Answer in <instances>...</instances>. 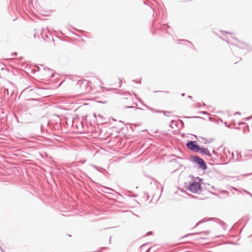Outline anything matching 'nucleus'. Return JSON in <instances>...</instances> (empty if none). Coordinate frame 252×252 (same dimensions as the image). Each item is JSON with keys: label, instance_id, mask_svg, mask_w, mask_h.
I'll return each instance as SVG.
<instances>
[{"label": "nucleus", "instance_id": "f257e3e1", "mask_svg": "<svg viewBox=\"0 0 252 252\" xmlns=\"http://www.w3.org/2000/svg\"><path fill=\"white\" fill-rule=\"evenodd\" d=\"M77 85L80 87V91L79 94H83L90 92L92 89L90 82L86 80H82L78 82Z\"/></svg>", "mask_w": 252, "mask_h": 252}, {"label": "nucleus", "instance_id": "f03ea898", "mask_svg": "<svg viewBox=\"0 0 252 252\" xmlns=\"http://www.w3.org/2000/svg\"><path fill=\"white\" fill-rule=\"evenodd\" d=\"M222 157L223 158H225L226 163L230 161L235 162L238 160L237 158L234 157L233 153L230 152V151L226 148H224L223 149Z\"/></svg>", "mask_w": 252, "mask_h": 252}, {"label": "nucleus", "instance_id": "7ed1b4c3", "mask_svg": "<svg viewBox=\"0 0 252 252\" xmlns=\"http://www.w3.org/2000/svg\"><path fill=\"white\" fill-rule=\"evenodd\" d=\"M193 161L198 165L199 169L206 170L207 169V166L204 160L198 156H193L191 157Z\"/></svg>", "mask_w": 252, "mask_h": 252}, {"label": "nucleus", "instance_id": "20e7f679", "mask_svg": "<svg viewBox=\"0 0 252 252\" xmlns=\"http://www.w3.org/2000/svg\"><path fill=\"white\" fill-rule=\"evenodd\" d=\"M201 189L200 184L195 181L190 183L188 187V190L194 193L200 191Z\"/></svg>", "mask_w": 252, "mask_h": 252}, {"label": "nucleus", "instance_id": "39448f33", "mask_svg": "<svg viewBox=\"0 0 252 252\" xmlns=\"http://www.w3.org/2000/svg\"><path fill=\"white\" fill-rule=\"evenodd\" d=\"M186 147L190 151L194 152H199L200 147L194 141H190L186 144Z\"/></svg>", "mask_w": 252, "mask_h": 252}, {"label": "nucleus", "instance_id": "423d86ee", "mask_svg": "<svg viewBox=\"0 0 252 252\" xmlns=\"http://www.w3.org/2000/svg\"><path fill=\"white\" fill-rule=\"evenodd\" d=\"M199 152L201 154H204L205 155L209 157H212V154L210 153V152L207 148H200V147Z\"/></svg>", "mask_w": 252, "mask_h": 252}, {"label": "nucleus", "instance_id": "0eeeda50", "mask_svg": "<svg viewBox=\"0 0 252 252\" xmlns=\"http://www.w3.org/2000/svg\"><path fill=\"white\" fill-rule=\"evenodd\" d=\"M160 28L162 30H165L166 31V32L169 33V34H170L171 32L170 31V28H169V26H166V25H163L162 26V27H160Z\"/></svg>", "mask_w": 252, "mask_h": 252}, {"label": "nucleus", "instance_id": "6e6552de", "mask_svg": "<svg viewBox=\"0 0 252 252\" xmlns=\"http://www.w3.org/2000/svg\"><path fill=\"white\" fill-rule=\"evenodd\" d=\"M209 233V231H202V232H197V233H195L188 234L186 235L185 237H187L188 236L191 235H196V234H204L205 235H207Z\"/></svg>", "mask_w": 252, "mask_h": 252}, {"label": "nucleus", "instance_id": "1a4fd4ad", "mask_svg": "<svg viewBox=\"0 0 252 252\" xmlns=\"http://www.w3.org/2000/svg\"><path fill=\"white\" fill-rule=\"evenodd\" d=\"M212 220V218H209V219L208 220H206L205 219H204L202 220H201L200 221H199V222H198L195 225V227H197L200 223H203V222H205L206 221H207L208 220Z\"/></svg>", "mask_w": 252, "mask_h": 252}, {"label": "nucleus", "instance_id": "9d476101", "mask_svg": "<svg viewBox=\"0 0 252 252\" xmlns=\"http://www.w3.org/2000/svg\"><path fill=\"white\" fill-rule=\"evenodd\" d=\"M41 35L42 38H44V35H45L47 38H49L48 35L47 34L46 32L44 30H42L41 31Z\"/></svg>", "mask_w": 252, "mask_h": 252}, {"label": "nucleus", "instance_id": "9b49d317", "mask_svg": "<svg viewBox=\"0 0 252 252\" xmlns=\"http://www.w3.org/2000/svg\"><path fill=\"white\" fill-rule=\"evenodd\" d=\"M47 69H48V71L49 72H50V73H51L50 76L52 77L54 76L53 70H50L49 68H48Z\"/></svg>", "mask_w": 252, "mask_h": 252}, {"label": "nucleus", "instance_id": "f8f14e48", "mask_svg": "<svg viewBox=\"0 0 252 252\" xmlns=\"http://www.w3.org/2000/svg\"><path fill=\"white\" fill-rule=\"evenodd\" d=\"M185 118H200V117H198V116H193V117H187V116H186V117H185Z\"/></svg>", "mask_w": 252, "mask_h": 252}, {"label": "nucleus", "instance_id": "ddd939ff", "mask_svg": "<svg viewBox=\"0 0 252 252\" xmlns=\"http://www.w3.org/2000/svg\"><path fill=\"white\" fill-rule=\"evenodd\" d=\"M244 191L247 194H249L251 197H252V194L249 191H247V190H245Z\"/></svg>", "mask_w": 252, "mask_h": 252}, {"label": "nucleus", "instance_id": "4468645a", "mask_svg": "<svg viewBox=\"0 0 252 252\" xmlns=\"http://www.w3.org/2000/svg\"><path fill=\"white\" fill-rule=\"evenodd\" d=\"M212 153L213 154H214L215 156L218 157L219 154L217 152H216L214 150L213 151Z\"/></svg>", "mask_w": 252, "mask_h": 252}, {"label": "nucleus", "instance_id": "2eb2a0df", "mask_svg": "<svg viewBox=\"0 0 252 252\" xmlns=\"http://www.w3.org/2000/svg\"><path fill=\"white\" fill-rule=\"evenodd\" d=\"M205 104L204 103H203L202 105H201L200 103H198L197 107L198 108H200L202 106H205Z\"/></svg>", "mask_w": 252, "mask_h": 252}, {"label": "nucleus", "instance_id": "dca6fc26", "mask_svg": "<svg viewBox=\"0 0 252 252\" xmlns=\"http://www.w3.org/2000/svg\"><path fill=\"white\" fill-rule=\"evenodd\" d=\"M72 126H75L77 128H78V126L77 125L74 124V120H73V121H72Z\"/></svg>", "mask_w": 252, "mask_h": 252}, {"label": "nucleus", "instance_id": "f3484780", "mask_svg": "<svg viewBox=\"0 0 252 252\" xmlns=\"http://www.w3.org/2000/svg\"><path fill=\"white\" fill-rule=\"evenodd\" d=\"M105 189H107V190H112V191H114V189H112L111 188H108V187H104Z\"/></svg>", "mask_w": 252, "mask_h": 252}, {"label": "nucleus", "instance_id": "a211bd4d", "mask_svg": "<svg viewBox=\"0 0 252 252\" xmlns=\"http://www.w3.org/2000/svg\"><path fill=\"white\" fill-rule=\"evenodd\" d=\"M199 113H201V114H204V115H206V114H208L207 112H206V111H201V112H199Z\"/></svg>", "mask_w": 252, "mask_h": 252}, {"label": "nucleus", "instance_id": "6ab92c4d", "mask_svg": "<svg viewBox=\"0 0 252 252\" xmlns=\"http://www.w3.org/2000/svg\"><path fill=\"white\" fill-rule=\"evenodd\" d=\"M224 125H225L226 126L228 127H230L229 125H227V123H226V122H225V123H224Z\"/></svg>", "mask_w": 252, "mask_h": 252}, {"label": "nucleus", "instance_id": "aec40b11", "mask_svg": "<svg viewBox=\"0 0 252 252\" xmlns=\"http://www.w3.org/2000/svg\"><path fill=\"white\" fill-rule=\"evenodd\" d=\"M152 233V232H151V231H150V232H148L147 233V235H150Z\"/></svg>", "mask_w": 252, "mask_h": 252}, {"label": "nucleus", "instance_id": "412c9836", "mask_svg": "<svg viewBox=\"0 0 252 252\" xmlns=\"http://www.w3.org/2000/svg\"><path fill=\"white\" fill-rule=\"evenodd\" d=\"M40 127H41V129L42 130V129H43V125H42V124H41V125H40Z\"/></svg>", "mask_w": 252, "mask_h": 252}, {"label": "nucleus", "instance_id": "4be33fe9", "mask_svg": "<svg viewBox=\"0 0 252 252\" xmlns=\"http://www.w3.org/2000/svg\"><path fill=\"white\" fill-rule=\"evenodd\" d=\"M185 41H186V42H187L189 43V44H192V43H191L190 41H188V40H185Z\"/></svg>", "mask_w": 252, "mask_h": 252}, {"label": "nucleus", "instance_id": "5701e85b", "mask_svg": "<svg viewBox=\"0 0 252 252\" xmlns=\"http://www.w3.org/2000/svg\"><path fill=\"white\" fill-rule=\"evenodd\" d=\"M227 42L228 44L230 43V40H227Z\"/></svg>", "mask_w": 252, "mask_h": 252}, {"label": "nucleus", "instance_id": "b1692460", "mask_svg": "<svg viewBox=\"0 0 252 252\" xmlns=\"http://www.w3.org/2000/svg\"><path fill=\"white\" fill-rule=\"evenodd\" d=\"M127 107V108H133V107H132V106H127V107Z\"/></svg>", "mask_w": 252, "mask_h": 252}, {"label": "nucleus", "instance_id": "393cba45", "mask_svg": "<svg viewBox=\"0 0 252 252\" xmlns=\"http://www.w3.org/2000/svg\"><path fill=\"white\" fill-rule=\"evenodd\" d=\"M94 167V168H95V169H97V167L96 166H93Z\"/></svg>", "mask_w": 252, "mask_h": 252}, {"label": "nucleus", "instance_id": "a878e982", "mask_svg": "<svg viewBox=\"0 0 252 252\" xmlns=\"http://www.w3.org/2000/svg\"><path fill=\"white\" fill-rule=\"evenodd\" d=\"M103 192H106V193H109L108 191H105V190H103Z\"/></svg>", "mask_w": 252, "mask_h": 252}, {"label": "nucleus", "instance_id": "bb28decb", "mask_svg": "<svg viewBox=\"0 0 252 252\" xmlns=\"http://www.w3.org/2000/svg\"><path fill=\"white\" fill-rule=\"evenodd\" d=\"M235 114H240V113L239 112H237V113H235Z\"/></svg>", "mask_w": 252, "mask_h": 252}, {"label": "nucleus", "instance_id": "cd10ccee", "mask_svg": "<svg viewBox=\"0 0 252 252\" xmlns=\"http://www.w3.org/2000/svg\"><path fill=\"white\" fill-rule=\"evenodd\" d=\"M111 236L110 237V239H109V242L110 243L111 242Z\"/></svg>", "mask_w": 252, "mask_h": 252}, {"label": "nucleus", "instance_id": "c85d7f7f", "mask_svg": "<svg viewBox=\"0 0 252 252\" xmlns=\"http://www.w3.org/2000/svg\"><path fill=\"white\" fill-rule=\"evenodd\" d=\"M188 97H189V98H191V96H190V95H189V96H188Z\"/></svg>", "mask_w": 252, "mask_h": 252}, {"label": "nucleus", "instance_id": "c756f323", "mask_svg": "<svg viewBox=\"0 0 252 252\" xmlns=\"http://www.w3.org/2000/svg\"><path fill=\"white\" fill-rule=\"evenodd\" d=\"M182 96H184V95H185V94H184V93H183V94H182Z\"/></svg>", "mask_w": 252, "mask_h": 252}, {"label": "nucleus", "instance_id": "7c9ffc66", "mask_svg": "<svg viewBox=\"0 0 252 252\" xmlns=\"http://www.w3.org/2000/svg\"><path fill=\"white\" fill-rule=\"evenodd\" d=\"M158 112H162L163 111H158Z\"/></svg>", "mask_w": 252, "mask_h": 252}, {"label": "nucleus", "instance_id": "2f4dec72", "mask_svg": "<svg viewBox=\"0 0 252 252\" xmlns=\"http://www.w3.org/2000/svg\"><path fill=\"white\" fill-rule=\"evenodd\" d=\"M136 109H139L140 108H139L137 107V108H136Z\"/></svg>", "mask_w": 252, "mask_h": 252}]
</instances>
